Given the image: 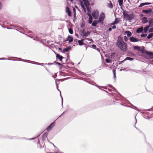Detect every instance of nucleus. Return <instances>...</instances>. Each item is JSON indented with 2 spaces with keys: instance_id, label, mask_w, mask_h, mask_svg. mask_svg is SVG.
Here are the masks:
<instances>
[{
  "instance_id": "9d476101",
  "label": "nucleus",
  "mask_w": 153,
  "mask_h": 153,
  "mask_svg": "<svg viewBox=\"0 0 153 153\" xmlns=\"http://www.w3.org/2000/svg\"><path fill=\"white\" fill-rule=\"evenodd\" d=\"M55 123L54 122L52 123L47 128V130L49 131L51 130V128L54 126Z\"/></svg>"
},
{
  "instance_id": "a211bd4d",
  "label": "nucleus",
  "mask_w": 153,
  "mask_h": 153,
  "mask_svg": "<svg viewBox=\"0 0 153 153\" xmlns=\"http://www.w3.org/2000/svg\"><path fill=\"white\" fill-rule=\"evenodd\" d=\"M109 3L107 4V6L108 7L111 8L113 7V6L111 1H109Z\"/></svg>"
},
{
  "instance_id": "4be33fe9",
  "label": "nucleus",
  "mask_w": 153,
  "mask_h": 153,
  "mask_svg": "<svg viewBox=\"0 0 153 153\" xmlns=\"http://www.w3.org/2000/svg\"><path fill=\"white\" fill-rule=\"evenodd\" d=\"M134 50H137L139 51H141V48L138 46H135L134 47Z\"/></svg>"
},
{
  "instance_id": "2eb2a0df",
  "label": "nucleus",
  "mask_w": 153,
  "mask_h": 153,
  "mask_svg": "<svg viewBox=\"0 0 153 153\" xmlns=\"http://www.w3.org/2000/svg\"><path fill=\"white\" fill-rule=\"evenodd\" d=\"M56 57L57 58L59 59L60 61H62V59L63 58L62 56L57 53L56 54Z\"/></svg>"
},
{
  "instance_id": "c756f323",
  "label": "nucleus",
  "mask_w": 153,
  "mask_h": 153,
  "mask_svg": "<svg viewBox=\"0 0 153 153\" xmlns=\"http://www.w3.org/2000/svg\"><path fill=\"white\" fill-rule=\"evenodd\" d=\"M69 33L71 34H72L73 33V30L71 28H70L69 29Z\"/></svg>"
},
{
  "instance_id": "79ce46f5",
  "label": "nucleus",
  "mask_w": 153,
  "mask_h": 153,
  "mask_svg": "<svg viewBox=\"0 0 153 153\" xmlns=\"http://www.w3.org/2000/svg\"><path fill=\"white\" fill-rule=\"evenodd\" d=\"M108 30L109 31H111L112 30V28H111V27L109 28V29H108Z\"/></svg>"
},
{
  "instance_id": "7c9ffc66",
  "label": "nucleus",
  "mask_w": 153,
  "mask_h": 153,
  "mask_svg": "<svg viewBox=\"0 0 153 153\" xmlns=\"http://www.w3.org/2000/svg\"><path fill=\"white\" fill-rule=\"evenodd\" d=\"M106 62L107 63H109L111 62V61L109 59H106Z\"/></svg>"
},
{
  "instance_id": "6ab92c4d",
  "label": "nucleus",
  "mask_w": 153,
  "mask_h": 153,
  "mask_svg": "<svg viewBox=\"0 0 153 153\" xmlns=\"http://www.w3.org/2000/svg\"><path fill=\"white\" fill-rule=\"evenodd\" d=\"M99 22L98 21L95 20L93 21V22L92 23V25L93 26H96L97 24Z\"/></svg>"
},
{
  "instance_id": "de8ad7c7",
  "label": "nucleus",
  "mask_w": 153,
  "mask_h": 153,
  "mask_svg": "<svg viewBox=\"0 0 153 153\" xmlns=\"http://www.w3.org/2000/svg\"><path fill=\"white\" fill-rule=\"evenodd\" d=\"M59 50H60V51H62V49H61V48H59Z\"/></svg>"
},
{
  "instance_id": "864d4df0",
  "label": "nucleus",
  "mask_w": 153,
  "mask_h": 153,
  "mask_svg": "<svg viewBox=\"0 0 153 153\" xmlns=\"http://www.w3.org/2000/svg\"><path fill=\"white\" fill-rule=\"evenodd\" d=\"M53 146H54L55 147V145H54V144H53Z\"/></svg>"
},
{
  "instance_id": "6e6d98bb",
  "label": "nucleus",
  "mask_w": 153,
  "mask_h": 153,
  "mask_svg": "<svg viewBox=\"0 0 153 153\" xmlns=\"http://www.w3.org/2000/svg\"><path fill=\"white\" fill-rule=\"evenodd\" d=\"M152 62H153V60H152Z\"/></svg>"
},
{
  "instance_id": "f03ea898",
  "label": "nucleus",
  "mask_w": 153,
  "mask_h": 153,
  "mask_svg": "<svg viewBox=\"0 0 153 153\" xmlns=\"http://www.w3.org/2000/svg\"><path fill=\"white\" fill-rule=\"evenodd\" d=\"M84 3V4H83V3L81 1H80V5L81 7H82V8L84 10V11L85 12H86V10L85 8V7L84 6V5H85L87 10H88V11H89V5L90 4L88 1V0H82Z\"/></svg>"
},
{
  "instance_id": "aec40b11",
  "label": "nucleus",
  "mask_w": 153,
  "mask_h": 153,
  "mask_svg": "<svg viewBox=\"0 0 153 153\" xmlns=\"http://www.w3.org/2000/svg\"><path fill=\"white\" fill-rule=\"evenodd\" d=\"M150 27V26L148 25L145 27L143 29L144 33H146L147 32L148 30Z\"/></svg>"
},
{
  "instance_id": "5fc2aeb1",
  "label": "nucleus",
  "mask_w": 153,
  "mask_h": 153,
  "mask_svg": "<svg viewBox=\"0 0 153 153\" xmlns=\"http://www.w3.org/2000/svg\"><path fill=\"white\" fill-rule=\"evenodd\" d=\"M61 153H63L62 152H61Z\"/></svg>"
},
{
  "instance_id": "473e14b6",
  "label": "nucleus",
  "mask_w": 153,
  "mask_h": 153,
  "mask_svg": "<svg viewBox=\"0 0 153 153\" xmlns=\"http://www.w3.org/2000/svg\"><path fill=\"white\" fill-rule=\"evenodd\" d=\"M47 135V133H45L43 135V137H46Z\"/></svg>"
},
{
  "instance_id": "603ef678",
  "label": "nucleus",
  "mask_w": 153,
  "mask_h": 153,
  "mask_svg": "<svg viewBox=\"0 0 153 153\" xmlns=\"http://www.w3.org/2000/svg\"><path fill=\"white\" fill-rule=\"evenodd\" d=\"M70 1H71V2H72L73 1V0H70Z\"/></svg>"
},
{
  "instance_id": "39448f33",
  "label": "nucleus",
  "mask_w": 153,
  "mask_h": 153,
  "mask_svg": "<svg viewBox=\"0 0 153 153\" xmlns=\"http://www.w3.org/2000/svg\"><path fill=\"white\" fill-rule=\"evenodd\" d=\"M92 15L95 19H97L99 16V12L97 10H94L92 13Z\"/></svg>"
},
{
  "instance_id": "cd10ccee",
  "label": "nucleus",
  "mask_w": 153,
  "mask_h": 153,
  "mask_svg": "<svg viewBox=\"0 0 153 153\" xmlns=\"http://www.w3.org/2000/svg\"><path fill=\"white\" fill-rule=\"evenodd\" d=\"M148 4H149L147 3H142L139 5V7H143V6H144L145 5Z\"/></svg>"
},
{
  "instance_id": "4c0bfd02",
  "label": "nucleus",
  "mask_w": 153,
  "mask_h": 153,
  "mask_svg": "<svg viewBox=\"0 0 153 153\" xmlns=\"http://www.w3.org/2000/svg\"><path fill=\"white\" fill-rule=\"evenodd\" d=\"M86 39L87 40H88V41H92V39H90L89 38H87Z\"/></svg>"
},
{
  "instance_id": "a19ab883",
  "label": "nucleus",
  "mask_w": 153,
  "mask_h": 153,
  "mask_svg": "<svg viewBox=\"0 0 153 153\" xmlns=\"http://www.w3.org/2000/svg\"><path fill=\"white\" fill-rule=\"evenodd\" d=\"M2 7V4L1 3H0V9H1Z\"/></svg>"
},
{
  "instance_id": "f3484780",
  "label": "nucleus",
  "mask_w": 153,
  "mask_h": 153,
  "mask_svg": "<svg viewBox=\"0 0 153 153\" xmlns=\"http://www.w3.org/2000/svg\"><path fill=\"white\" fill-rule=\"evenodd\" d=\"M134 59L133 58L129 57H126L121 62H123L124 61L126 60H132Z\"/></svg>"
},
{
  "instance_id": "72a5a7b5",
  "label": "nucleus",
  "mask_w": 153,
  "mask_h": 153,
  "mask_svg": "<svg viewBox=\"0 0 153 153\" xmlns=\"http://www.w3.org/2000/svg\"><path fill=\"white\" fill-rule=\"evenodd\" d=\"M147 35V34H142L141 35V37H146Z\"/></svg>"
},
{
  "instance_id": "f8f14e48",
  "label": "nucleus",
  "mask_w": 153,
  "mask_h": 153,
  "mask_svg": "<svg viewBox=\"0 0 153 153\" xmlns=\"http://www.w3.org/2000/svg\"><path fill=\"white\" fill-rule=\"evenodd\" d=\"M148 22L147 18L146 17H144L142 18V22L143 24L147 23Z\"/></svg>"
},
{
  "instance_id": "2f4dec72",
  "label": "nucleus",
  "mask_w": 153,
  "mask_h": 153,
  "mask_svg": "<svg viewBox=\"0 0 153 153\" xmlns=\"http://www.w3.org/2000/svg\"><path fill=\"white\" fill-rule=\"evenodd\" d=\"M149 32H153V27L150 28L149 30Z\"/></svg>"
},
{
  "instance_id": "20e7f679",
  "label": "nucleus",
  "mask_w": 153,
  "mask_h": 153,
  "mask_svg": "<svg viewBox=\"0 0 153 153\" xmlns=\"http://www.w3.org/2000/svg\"><path fill=\"white\" fill-rule=\"evenodd\" d=\"M145 53L146 55V58L147 59H153V53L149 51H146Z\"/></svg>"
},
{
  "instance_id": "58836bf2",
  "label": "nucleus",
  "mask_w": 153,
  "mask_h": 153,
  "mask_svg": "<svg viewBox=\"0 0 153 153\" xmlns=\"http://www.w3.org/2000/svg\"><path fill=\"white\" fill-rule=\"evenodd\" d=\"M92 47L94 48H95L96 47V46L95 45H94V44L92 45Z\"/></svg>"
},
{
  "instance_id": "3c124183",
  "label": "nucleus",
  "mask_w": 153,
  "mask_h": 153,
  "mask_svg": "<svg viewBox=\"0 0 153 153\" xmlns=\"http://www.w3.org/2000/svg\"><path fill=\"white\" fill-rule=\"evenodd\" d=\"M60 95H61L60 94ZM61 96V97H62V96ZM62 103H63V99H62Z\"/></svg>"
},
{
  "instance_id": "5701e85b",
  "label": "nucleus",
  "mask_w": 153,
  "mask_h": 153,
  "mask_svg": "<svg viewBox=\"0 0 153 153\" xmlns=\"http://www.w3.org/2000/svg\"><path fill=\"white\" fill-rule=\"evenodd\" d=\"M85 39H82V40H79L78 41V42L79 43V45H82L83 44V41Z\"/></svg>"
},
{
  "instance_id": "dca6fc26",
  "label": "nucleus",
  "mask_w": 153,
  "mask_h": 153,
  "mask_svg": "<svg viewBox=\"0 0 153 153\" xmlns=\"http://www.w3.org/2000/svg\"><path fill=\"white\" fill-rule=\"evenodd\" d=\"M67 40L69 42H71L73 41V38L71 36H69L67 39Z\"/></svg>"
},
{
  "instance_id": "49530a36",
  "label": "nucleus",
  "mask_w": 153,
  "mask_h": 153,
  "mask_svg": "<svg viewBox=\"0 0 153 153\" xmlns=\"http://www.w3.org/2000/svg\"><path fill=\"white\" fill-rule=\"evenodd\" d=\"M47 153H57V152H48Z\"/></svg>"
},
{
  "instance_id": "ea45409f",
  "label": "nucleus",
  "mask_w": 153,
  "mask_h": 153,
  "mask_svg": "<svg viewBox=\"0 0 153 153\" xmlns=\"http://www.w3.org/2000/svg\"><path fill=\"white\" fill-rule=\"evenodd\" d=\"M116 27L115 25H114L112 27V28L113 29H114L116 28Z\"/></svg>"
},
{
  "instance_id": "0eeeda50",
  "label": "nucleus",
  "mask_w": 153,
  "mask_h": 153,
  "mask_svg": "<svg viewBox=\"0 0 153 153\" xmlns=\"http://www.w3.org/2000/svg\"><path fill=\"white\" fill-rule=\"evenodd\" d=\"M129 39L131 42H136L139 41L140 40V39L137 38H135L133 36L130 37L129 38Z\"/></svg>"
},
{
  "instance_id": "e433bc0d",
  "label": "nucleus",
  "mask_w": 153,
  "mask_h": 153,
  "mask_svg": "<svg viewBox=\"0 0 153 153\" xmlns=\"http://www.w3.org/2000/svg\"><path fill=\"white\" fill-rule=\"evenodd\" d=\"M113 72L114 75V78H115L116 77V75H115V71H113Z\"/></svg>"
},
{
  "instance_id": "a18cd8bd",
  "label": "nucleus",
  "mask_w": 153,
  "mask_h": 153,
  "mask_svg": "<svg viewBox=\"0 0 153 153\" xmlns=\"http://www.w3.org/2000/svg\"><path fill=\"white\" fill-rule=\"evenodd\" d=\"M75 35H76V36H77V37H78V34H75Z\"/></svg>"
},
{
  "instance_id": "37998d69",
  "label": "nucleus",
  "mask_w": 153,
  "mask_h": 153,
  "mask_svg": "<svg viewBox=\"0 0 153 153\" xmlns=\"http://www.w3.org/2000/svg\"><path fill=\"white\" fill-rule=\"evenodd\" d=\"M73 10L74 13H75V9L74 8H73Z\"/></svg>"
},
{
  "instance_id": "c85d7f7f",
  "label": "nucleus",
  "mask_w": 153,
  "mask_h": 153,
  "mask_svg": "<svg viewBox=\"0 0 153 153\" xmlns=\"http://www.w3.org/2000/svg\"><path fill=\"white\" fill-rule=\"evenodd\" d=\"M123 0H118L119 4L120 6H121L123 4Z\"/></svg>"
},
{
  "instance_id": "ddd939ff",
  "label": "nucleus",
  "mask_w": 153,
  "mask_h": 153,
  "mask_svg": "<svg viewBox=\"0 0 153 153\" xmlns=\"http://www.w3.org/2000/svg\"><path fill=\"white\" fill-rule=\"evenodd\" d=\"M66 12L67 13L68 15L70 16L71 15V12L70 11L69 8L68 7H66Z\"/></svg>"
},
{
  "instance_id": "c03bdc74",
  "label": "nucleus",
  "mask_w": 153,
  "mask_h": 153,
  "mask_svg": "<svg viewBox=\"0 0 153 153\" xmlns=\"http://www.w3.org/2000/svg\"><path fill=\"white\" fill-rule=\"evenodd\" d=\"M115 54L114 53H111V56H112L113 55H114Z\"/></svg>"
},
{
  "instance_id": "9b49d317",
  "label": "nucleus",
  "mask_w": 153,
  "mask_h": 153,
  "mask_svg": "<svg viewBox=\"0 0 153 153\" xmlns=\"http://www.w3.org/2000/svg\"><path fill=\"white\" fill-rule=\"evenodd\" d=\"M88 15L89 16L88 19V23L90 24H91L92 22V18L91 14L90 13H88Z\"/></svg>"
},
{
  "instance_id": "f704fd0d",
  "label": "nucleus",
  "mask_w": 153,
  "mask_h": 153,
  "mask_svg": "<svg viewBox=\"0 0 153 153\" xmlns=\"http://www.w3.org/2000/svg\"><path fill=\"white\" fill-rule=\"evenodd\" d=\"M124 40L126 42L127 41L128 39H127V37H126V36H125L124 37Z\"/></svg>"
},
{
  "instance_id": "393cba45",
  "label": "nucleus",
  "mask_w": 153,
  "mask_h": 153,
  "mask_svg": "<svg viewBox=\"0 0 153 153\" xmlns=\"http://www.w3.org/2000/svg\"><path fill=\"white\" fill-rule=\"evenodd\" d=\"M119 22V21L118 20H117V19L116 18V19L111 24V25H113L115 24H116L118 23Z\"/></svg>"
},
{
  "instance_id": "4468645a",
  "label": "nucleus",
  "mask_w": 153,
  "mask_h": 153,
  "mask_svg": "<svg viewBox=\"0 0 153 153\" xmlns=\"http://www.w3.org/2000/svg\"><path fill=\"white\" fill-rule=\"evenodd\" d=\"M125 33L126 34L127 36L128 37H130L132 34L129 31H126Z\"/></svg>"
},
{
  "instance_id": "f257e3e1",
  "label": "nucleus",
  "mask_w": 153,
  "mask_h": 153,
  "mask_svg": "<svg viewBox=\"0 0 153 153\" xmlns=\"http://www.w3.org/2000/svg\"><path fill=\"white\" fill-rule=\"evenodd\" d=\"M117 45L118 48L123 51H126L127 49V44L125 43L121 37H119Z\"/></svg>"
},
{
  "instance_id": "c9c22d12",
  "label": "nucleus",
  "mask_w": 153,
  "mask_h": 153,
  "mask_svg": "<svg viewBox=\"0 0 153 153\" xmlns=\"http://www.w3.org/2000/svg\"><path fill=\"white\" fill-rule=\"evenodd\" d=\"M68 50L67 48L63 50V52H68Z\"/></svg>"
},
{
  "instance_id": "7ed1b4c3",
  "label": "nucleus",
  "mask_w": 153,
  "mask_h": 153,
  "mask_svg": "<svg viewBox=\"0 0 153 153\" xmlns=\"http://www.w3.org/2000/svg\"><path fill=\"white\" fill-rule=\"evenodd\" d=\"M123 15L124 17L127 20H128L130 21H131V20H132L134 17L133 14L129 15L128 14L126 11H123Z\"/></svg>"
},
{
  "instance_id": "bb28decb",
  "label": "nucleus",
  "mask_w": 153,
  "mask_h": 153,
  "mask_svg": "<svg viewBox=\"0 0 153 153\" xmlns=\"http://www.w3.org/2000/svg\"><path fill=\"white\" fill-rule=\"evenodd\" d=\"M153 36V33H152L149 34L147 37L148 39H150Z\"/></svg>"
},
{
  "instance_id": "b1692460",
  "label": "nucleus",
  "mask_w": 153,
  "mask_h": 153,
  "mask_svg": "<svg viewBox=\"0 0 153 153\" xmlns=\"http://www.w3.org/2000/svg\"><path fill=\"white\" fill-rule=\"evenodd\" d=\"M149 25L150 27L153 26V19H152L149 21Z\"/></svg>"
},
{
  "instance_id": "8fccbe9b",
  "label": "nucleus",
  "mask_w": 153,
  "mask_h": 153,
  "mask_svg": "<svg viewBox=\"0 0 153 153\" xmlns=\"http://www.w3.org/2000/svg\"><path fill=\"white\" fill-rule=\"evenodd\" d=\"M58 64L59 65H61V64L60 63H58Z\"/></svg>"
},
{
  "instance_id": "423d86ee",
  "label": "nucleus",
  "mask_w": 153,
  "mask_h": 153,
  "mask_svg": "<svg viewBox=\"0 0 153 153\" xmlns=\"http://www.w3.org/2000/svg\"><path fill=\"white\" fill-rule=\"evenodd\" d=\"M105 18L104 13L102 12L99 16V18L98 21L102 24L103 23V21Z\"/></svg>"
},
{
  "instance_id": "a878e982",
  "label": "nucleus",
  "mask_w": 153,
  "mask_h": 153,
  "mask_svg": "<svg viewBox=\"0 0 153 153\" xmlns=\"http://www.w3.org/2000/svg\"><path fill=\"white\" fill-rule=\"evenodd\" d=\"M38 147L40 148H43L45 146V144H38Z\"/></svg>"
},
{
  "instance_id": "09e8293b",
  "label": "nucleus",
  "mask_w": 153,
  "mask_h": 153,
  "mask_svg": "<svg viewBox=\"0 0 153 153\" xmlns=\"http://www.w3.org/2000/svg\"><path fill=\"white\" fill-rule=\"evenodd\" d=\"M90 1H94V0H89Z\"/></svg>"
},
{
  "instance_id": "6e6552de",
  "label": "nucleus",
  "mask_w": 153,
  "mask_h": 153,
  "mask_svg": "<svg viewBox=\"0 0 153 153\" xmlns=\"http://www.w3.org/2000/svg\"><path fill=\"white\" fill-rule=\"evenodd\" d=\"M90 32H85L84 30H83V31L82 32L81 35L82 37H84V36H87L90 34Z\"/></svg>"
},
{
  "instance_id": "412c9836",
  "label": "nucleus",
  "mask_w": 153,
  "mask_h": 153,
  "mask_svg": "<svg viewBox=\"0 0 153 153\" xmlns=\"http://www.w3.org/2000/svg\"><path fill=\"white\" fill-rule=\"evenodd\" d=\"M143 30V27L138 28L137 30V32L139 33L142 32Z\"/></svg>"
},
{
  "instance_id": "1a4fd4ad",
  "label": "nucleus",
  "mask_w": 153,
  "mask_h": 153,
  "mask_svg": "<svg viewBox=\"0 0 153 153\" xmlns=\"http://www.w3.org/2000/svg\"><path fill=\"white\" fill-rule=\"evenodd\" d=\"M152 9H149L148 10H143L142 11V12L145 14H150L152 13Z\"/></svg>"
}]
</instances>
